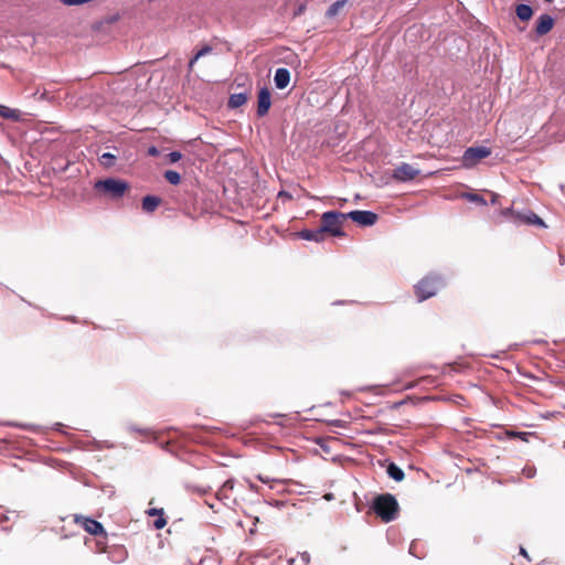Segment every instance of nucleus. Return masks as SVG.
<instances>
[{
	"label": "nucleus",
	"instance_id": "obj_7",
	"mask_svg": "<svg viewBox=\"0 0 565 565\" xmlns=\"http://www.w3.org/2000/svg\"><path fill=\"white\" fill-rule=\"evenodd\" d=\"M419 170L412 164L403 162L393 171L392 178L398 182H407L416 179Z\"/></svg>",
	"mask_w": 565,
	"mask_h": 565
},
{
	"label": "nucleus",
	"instance_id": "obj_4",
	"mask_svg": "<svg viewBox=\"0 0 565 565\" xmlns=\"http://www.w3.org/2000/svg\"><path fill=\"white\" fill-rule=\"evenodd\" d=\"M95 189L110 198L118 199L126 193V191L129 189V184L126 181L109 178L106 180L97 181Z\"/></svg>",
	"mask_w": 565,
	"mask_h": 565
},
{
	"label": "nucleus",
	"instance_id": "obj_21",
	"mask_svg": "<svg viewBox=\"0 0 565 565\" xmlns=\"http://www.w3.org/2000/svg\"><path fill=\"white\" fill-rule=\"evenodd\" d=\"M212 52V47L210 45H205L203 46L201 50H199L195 55L190 60L189 62V70L192 71L194 64L196 63V61L206 55V54H210Z\"/></svg>",
	"mask_w": 565,
	"mask_h": 565
},
{
	"label": "nucleus",
	"instance_id": "obj_9",
	"mask_svg": "<svg viewBox=\"0 0 565 565\" xmlns=\"http://www.w3.org/2000/svg\"><path fill=\"white\" fill-rule=\"evenodd\" d=\"M271 106V94L267 87H263L258 92L257 96V116L264 117L268 114Z\"/></svg>",
	"mask_w": 565,
	"mask_h": 565
},
{
	"label": "nucleus",
	"instance_id": "obj_6",
	"mask_svg": "<svg viewBox=\"0 0 565 565\" xmlns=\"http://www.w3.org/2000/svg\"><path fill=\"white\" fill-rule=\"evenodd\" d=\"M491 149L484 146L469 147L465 150L461 163L466 169L476 167L482 159L491 154Z\"/></svg>",
	"mask_w": 565,
	"mask_h": 565
},
{
	"label": "nucleus",
	"instance_id": "obj_31",
	"mask_svg": "<svg viewBox=\"0 0 565 565\" xmlns=\"http://www.w3.org/2000/svg\"><path fill=\"white\" fill-rule=\"evenodd\" d=\"M520 552H521V554H522L523 556H525L526 558H529L527 553H526V551H525L523 547H521Z\"/></svg>",
	"mask_w": 565,
	"mask_h": 565
},
{
	"label": "nucleus",
	"instance_id": "obj_18",
	"mask_svg": "<svg viewBox=\"0 0 565 565\" xmlns=\"http://www.w3.org/2000/svg\"><path fill=\"white\" fill-rule=\"evenodd\" d=\"M387 475L395 481H402L405 477L404 471L394 462L388 465Z\"/></svg>",
	"mask_w": 565,
	"mask_h": 565
},
{
	"label": "nucleus",
	"instance_id": "obj_28",
	"mask_svg": "<svg viewBox=\"0 0 565 565\" xmlns=\"http://www.w3.org/2000/svg\"><path fill=\"white\" fill-rule=\"evenodd\" d=\"M257 479L262 481L263 483L269 484L270 488H274L273 483L278 482L276 479H270L269 477L258 475Z\"/></svg>",
	"mask_w": 565,
	"mask_h": 565
},
{
	"label": "nucleus",
	"instance_id": "obj_17",
	"mask_svg": "<svg viewBox=\"0 0 565 565\" xmlns=\"http://www.w3.org/2000/svg\"><path fill=\"white\" fill-rule=\"evenodd\" d=\"M516 17L522 21H529L533 15V10L527 4H518L515 8Z\"/></svg>",
	"mask_w": 565,
	"mask_h": 565
},
{
	"label": "nucleus",
	"instance_id": "obj_2",
	"mask_svg": "<svg viewBox=\"0 0 565 565\" xmlns=\"http://www.w3.org/2000/svg\"><path fill=\"white\" fill-rule=\"evenodd\" d=\"M347 222L345 213L338 211H328L322 213L320 218V226L323 233L334 237H342L345 235L343 225Z\"/></svg>",
	"mask_w": 565,
	"mask_h": 565
},
{
	"label": "nucleus",
	"instance_id": "obj_11",
	"mask_svg": "<svg viewBox=\"0 0 565 565\" xmlns=\"http://www.w3.org/2000/svg\"><path fill=\"white\" fill-rule=\"evenodd\" d=\"M554 26V19L550 14L539 17L535 25V33L539 36L547 34Z\"/></svg>",
	"mask_w": 565,
	"mask_h": 565
},
{
	"label": "nucleus",
	"instance_id": "obj_8",
	"mask_svg": "<svg viewBox=\"0 0 565 565\" xmlns=\"http://www.w3.org/2000/svg\"><path fill=\"white\" fill-rule=\"evenodd\" d=\"M347 221L350 218L362 226H371L376 223L377 215L371 211H351L345 213Z\"/></svg>",
	"mask_w": 565,
	"mask_h": 565
},
{
	"label": "nucleus",
	"instance_id": "obj_13",
	"mask_svg": "<svg viewBox=\"0 0 565 565\" xmlns=\"http://www.w3.org/2000/svg\"><path fill=\"white\" fill-rule=\"evenodd\" d=\"M298 234L306 241L323 242L326 239V234L321 231V226L316 230H302Z\"/></svg>",
	"mask_w": 565,
	"mask_h": 565
},
{
	"label": "nucleus",
	"instance_id": "obj_29",
	"mask_svg": "<svg viewBox=\"0 0 565 565\" xmlns=\"http://www.w3.org/2000/svg\"><path fill=\"white\" fill-rule=\"evenodd\" d=\"M148 515L150 516H159V515H163L164 514V511L163 509H157V508H152V509H149L147 511Z\"/></svg>",
	"mask_w": 565,
	"mask_h": 565
},
{
	"label": "nucleus",
	"instance_id": "obj_15",
	"mask_svg": "<svg viewBox=\"0 0 565 565\" xmlns=\"http://www.w3.org/2000/svg\"><path fill=\"white\" fill-rule=\"evenodd\" d=\"M161 199L153 195H147L142 199V210L147 213H152L160 205Z\"/></svg>",
	"mask_w": 565,
	"mask_h": 565
},
{
	"label": "nucleus",
	"instance_id": "obj_10",
	"mask_svg": "<svg viewBox=\"0 0 565 565\" xmlns=\"http://www.w3.org/2000/svg\"><path fill=\"white\" fill-rule=\"evenodd\" d=\"M513 220H514V222L521 223V224L535 225V226L543 227V228L546 227V224L544 223V221L532 211H527L524 213H521V212L513 213Z\"/></svg>",
	"mask_w": 565,
	"mask_h": 565
},
{
	"label": "nucleus",
	"instance_id": "obj_23",
	"mask_svg": "<svg viewBox=\"0 0 565 565\" xmlns=\"http://www.w3.org/2000/svg\"><path fill=\"white\" fill-rule=\"evenodd\" d=\"M115 160L116 157L109 152H105L100 157V163L106 168L111 167L115 163Z\"/></svg>",
	"mask_w": 565,
	"mask_h": 565
},
{
	"label": "nucleus",
	"instance_id": "obj_5",
	"mask_svg": "<svg viewBox=\"0 0 565 565\" xmlns=\"http://www.w3.org/2000/svg\"><path fill=\"white\" fill-rule=\"evenodd\" d=\"M443 286V281L438 276H426L416 286L415 292L418 301H424L437 294Z\"/></svg>",
	"mask_w": 565,
	"mask_h": 565
},
{
	"label": "nucleus",
	"instance_id": "obj_12",
	"mask_svg": "<svg viewBox=\"0 0 565 565\" xmlns=\"http://www.w3.org/2000/svg\"><path fill=\"white\" fill-rule=\"evenodd\" d=\"M275 85L278 89L286 88L290 83V72L288 68L279 67L274 76Z\"/></svg>",
	"mask_w": 565,
	"mask_h": 565
},
{
	"label": "nucleus",
	"instance_id": "obj_26",
	"mask_svg": "<svg viewBox=\"0 0 565 565\" xmlns=\"http://www.w3.org/2000/svg\"><path fill=\"white\" fill-rule=\"evenodd\" d=\"M167 158L170 163H175L182 158V154L179 151H172L167 154Z\"/></svg>",
	"mask_w": 565,
	"mask_h": 565
},
{
	"label": "nucleus",
	"instance_id": "obj_20",
	"mask_svg": "<svg viewBox=\"0 0 565 565\" xmlns=\"http://www.w3.org/2000/svg\"><path fill=\"white\" fill-rule=\"evenodd\" d=\"M345 3H347V0H339V1L333 2L327 10V17L334 18L335 15H338L340 10L344 8Z\"/></svg>",
	"mask_w": 565,
	"mask_h": 565
},
{
	"label": "nucleus",
	"instance_id": "obj_14",
	"mask_svg": "<svg viewBox=\"0 0 565 565\" xmlns=\"http://www.w3.org/2000/svg\"><path fill=\"white\" fill-rule=\"evenodd\" d=\"M248 96L247 92L232 94L227 102L228 108L235 109L243 106L248 100Z\"/></svg>",
	"mask_w": 565,
	"mask_h": 565
},
{
	"label": "nucleus",
	"instance_id": "obj_24",
	"mask_svg": "<svg viewBox=\"0 0 565 565\" xmlns=\"http://www.w3.org/2000/svg\"><path fill=\"white\" fill-rule=\"evenodd\" d=\"M530 435H531V433L507 430V436L508 437H510V438H519V439H521L523 441H527Z\"/></svg>",
	"mask_w": 565,
	"mask_h": 565
},
{
	"label": "nucleus",
	"instance_id": "obj_19",
	"mask_svg": "<svg viewBox=\"0 0 565 565\" xmlns=\"http://www.w3.org/2000/svg\"><path fill=\"white\" fill-rule=\"evenodd\" d=\"M0 117L4 119L18 120L20 113L17 109H11L7 106L0 105Z\"/></svg>",
	"mask_w": 565,
	"mask_h": 565
},
{
	"label": "nucleus",
	"instance_id": "obj_30",
	"mask_svg": "<svg viewBox=\"0 0 565 565\" xmlns=\"http://www.w3.org/2000/svg\"><path fill=\"white\" fill-rule=\"evenodd\" d=\"M305 10H306V6L305 4H300L298 7V9L295 11L294 15L295 17L301 15L305 12Z\"/></svg>",
	"mask_w": 565,
	"mask_h": 565
},
{
	"label": "nucleus",
	"instance_id": "obj_3",
	"mask_svg": "<svg viewBox=\"0 0 565 565\" xmlns=\"http://www.w3.org/2000/svg\"><path fill=\"white\" fill-rule=\"evenodd\" d=\"M74 522L83 526L87 533L94 536H100L103 540L97 541V546L99 552H105L107 533L100 522L79 514H74Z\"/></svg>",
	"mask_w": 565,
	"mask_h": 565
},
{
	"label": "nucleus",
	"instance_id": "obj_22",
	"mask_svg": "<svg viewBox=\"0 0 565 565\" xmlns=\"http://www.w3.org/2000/svg\"><path fill=\"white\" fill-rule=\"evenodd\" d=\"M164 179L173 185H177L181 182V175L173 170H168L164 172Z\"/></svg>",
	"mask_w": 565,
	"mask_h": 565
},
{
	"label": "nucleus",
	"instance_id": "obj_32",
	"mask_svg": "<svg viewBox=\"0 0 565 565\" xmlns=\"http://www.w3.org/2000/svg\"><path fill=\"white\" fill-rule=\"evenodd\" d=\"M149 152L151 154H156L157 153V149L154 147H152V148L149 149Z\"/></svg>",
	"mask_w": 565,
	"mask_h": 565
},
{
	"label": "nucleus",
	"instance_id": "obj_1",
	"mask_svg": "<svg viewBox=\"0 0 565 565\" xmlns=\"http://www.w3.org/2000/svg\"><path fill=\"white\" fill-rule=\"evenodd\" d=\"M372 509L374 513L385 523L395 520L399 511L398 502L391 493H383L375 497L373 500Z\"/></svg>",
	"mask_w": 565,
	"mask_h": 565
},
{
	"label": "nucleus",
	"instance_id": "obj_16",
	"mask_svg": "<svg viewBox=\"0 0 565 565\" xmlns=\"http://www.w3.org/2000/svg\"><path fill=\"white\" fill-rule=\"evenodd\" d=\"M234 489V481L232 479L226 480L217 491V498L220 500H230L231 493Z\"/></svg>",
	"mask_w": 565,
	"mask_h": 565
},
{
	"label": "nucleus",
	"instance_id": "obj_25",
	"mask_svg": "<svg viewBox=\"0 0 565 565\" xmlns=\"http://www.w3.org/2000/svg\"><path fill=\"white\" fill-rule=\"evenodd\" d=\"M166 525H167V519L164 518V514H163V515H159V516H157V519H156V520H154V522H153V526H154V529H157V530H161V529H163Z\"/></svg>",
	"mask_w": 565,
	"mask_h": 565
},
{
	"label": "nucleus",
	"instance_id": "obj_27",
	"mask_svg": "<svg viewBox=\"0 0 565 565\" xmlns=\"http://www.w3.org/2000/svg\"><path fill=\"white\" fill-rule=\"evenodd\" d=\"M467 198L472 202H476V203H479L482 205L487 204V201L479 194H467Z\"/></svg>",
	"mask_w": 565,
	"mask_h": 565
}]
</instances>
